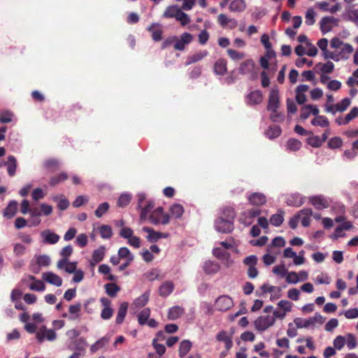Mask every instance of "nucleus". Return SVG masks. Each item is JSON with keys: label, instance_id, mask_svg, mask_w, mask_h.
Instances as JSON below:
<instances>
[{"label": "nucleus", "instance_id": "nucleus-1", "mask_svg": "<svg viewBox=\"0 0 358 358\" xmlns=\"http://www.w3.org/2000/svg\"><path fill=\"white\" fill-rule=\"evenodd\" d=\"M163 17L175 18L180 22L182 26H185L190 22L188 15L182 12L181 8L176 5L168 6L163 13Z\"/></svg>", "mask_w": 358, "mask_h": 358}, {"label": "nucleus", "instance_id": "nucleus-2", "mask_svg": "<svg viewBox=\"0 0 358 358\" xmlns=\"http://www.w3.org/2000/svg\"><path fill=\"white\" fill-rule=\"evenodd\" d=\"M148 219L153 224H167L170 221V215L164 212L163 208L158 207L152 210Z\"/></svg>", "mask_w": 358, "mask_h": 358}, {"label": "nucleus", "instance_id": "nucleus-3", "mask_svg": "<svg viewBox=\"0 0 358 358\" xmlns=\"http://www.w3.org/2000/svg\"><path fill=\"white\" fill-rule=\"evenodd\" d=\"M258 69L253 60L247 59L241 64L238 69L239 73L243 75L249 76L250 80H255L257 78Z\"/></svg>", "mask_w": 358, "mask_h": 358}, {"label": "nucleus", "instance_id": "nucleus-4", "mask_svg": "<svg viewBox=\"0 0 358 358\" xmlns=\"http://www.w3.org/2000/svg\"><path fill=\"white\" fill-rule=\"evenodd\" d=\"M275 324V317L271 315L259 316L255 321L257 330L264 331Z\"/></svg>", "mask_w": 358, "mask_h": 358}, {"label": "nucleus", "instance_id": "nucleus-5", "mask_svg": "<svg viewBox=\"0 0 358 358\" xmlns=\"http://www.w3.org/2000/svg\"><path fill=\"white\" fill-rule=\"evenodd\" d=\"M243 264L248 266L247 274L250 278H255L258 275V270L256 268L257 258L255 255H250L243 259Z\"/></svg>", "mask_w": 358, "mask_h": 358}, {"label": "nucleus", "instance_id": "nucleus-6", "mask_svg": "<svg viewBox=\"0 0 358 358\" xmlns=\"http://www.w3.org/2000/svg\"><path fill=\"white\" fill-rule=\"evenodd\" d=\"M234 305L233 300L227 295L219 296L215 303V308L219 311H227Z\"/></svg>", "mask_w": 358, "mask_h": 358}, {"label": "nucleus", "instance_id": "nucleus-7", "mask_svg": "<svg viewBox=\"0 0 358 358\" xmlns=\"http://www.w3.org/2000/svg\"><path fill=\"white\" fill-rule=\"evenodd\" d=\"M215 228L219 232L223 234L230 233L234 229L233 222L230 220H226L223 217H220L215 222Z\"/></svg>", "mask_w": 358, "mask_h": 358}, {"label": "nucleus", "instance_id": "nucleus-8", "mask_svg": "<svg viewBox=\"0 0 358 358\" xmlns=\"http://www.w3.org/2000/svg\"><path fill=\"white\" fill-rule=\"evenodd\" d=\"M308 200L317 210H322L329 206L328 199L322 195L310 196Z\"/></svg>", "mask_w": 358, "mask_h": 358}, {"label": "nucleus", "instance_id": "nucleus-9", "mask_svg": "<svg viewBox=\"0 0 358 358\" xmlns=\"http://www.w3.org/2000/svg\"><path fill=\"white\" fill-rule=\"evenodd\" d=\"M248 200L250 205L259 207L266 203V196L261 192H253L248 196Z\"/></svg>", "mask_w": 358, "mask_h": 358}, {"label": "nucleus", "instance_id": "nucleus-10", "mask_svg": "<svg viewBox=\"0 0 358 358\" xmlns=\"http://www.w3.org/2000/svg\"><path fill=\"white\" fill-rule=\"evenodd\" d=\"M36 338L39 343L43 342L45 338L48 341H54L56 338V334L54 330L43 327L36 332Z\"/></svg>", "mask_w": 358, "mask_h": 358}, {"label": "nucleus", "instance_id": "nucleus-11", "mask_svg": "<svg viewBox=\"0 0 358 358\" xmlns=\"http://www.w3.org/2000/svg\"><path fill=\"white\" fill-rule=\"evenodd\" d=\"M338 20L334 17H324L320 21V30L323 34L331 31L333 25L338 24Z\"/></svg>", "mask_w": 358, "mask_h": 358}, {"label": "nucleus", "instance_id": "nucleus-12", "mask_svg": "<svg viewBox=\"0 0 358 358\" xmlns=\"http://www.w3.org/2000/svg\"><path fill=\"white\" fill-rule=\"evenodd\" d=\"M193 39V36L191 34L185 32L180 36V38L178 39L176 37V41L174 43L175 50H183L185 46L190 43Z\"/></svg>", "mask_w": 358, "mask_h": 358}, {"label": "nucleus", "instance_id": "nucleus-13", "mask_svg": "<svg viewBox=\"0 0 358 358\" xmlns=\"http://www.w3.org/2000/svg\"><path fill=\"white\" fill-rule=\"evenodd\" d=\"M213 255L217 259L222 260L227 266L232 264L233 262L230 259V254L226 250L220 248H216L213 251Z\"/></svg>", "mask_w": 358, "mask_h": 358}, {"label": "nucleus", "instance_id": "nucleus-14", "mask_svg": "<svg viewBox=\"0 0 358 358\" xmlns=\"http://www.w3.org/2000/svg\"><path fill=\"white\" fill-rule=\"evenodd\" d=\"M263 100V94L260 90H254L249 93L246 97V103L248 105L254 106L262 103Z\"/></svg>", "mask_w": 358, "mask_h": 358}, {"label": "nucleus", "instance_id": "nucleus-15", "mask_svg": "<svg viewBox=\"0 0 358 358\" xmlns=\"http://www.w3.org/2000/svg\"><path fill=\"white\" fill-rule=\"evenodd\" d=\"M216 339L219 342L224 343L227 351H229L233 346L231 335H229L225 331H221L216 335Z\"/></svg>", "mask_w": 358, "mask_h": 358}, {"label": "nucleus", "instance_id": "nucleus-16", "mask_svg": "<svg viewBox=\"0 0 358 358\" xmlns=\"http://www.w3.org/2000/svg\"><path fill=\"white\" fill-rule=\"evenodd\" d=\"M279 107V96L277 90H271L269 94L267 110L269 111H275Z\"/></svg>", "mask_w": 358, "mask_h": 358}, {"label": "nucleus", "instance_id": "nucleus-17", "mask_svg": "<svg viewBox=\"0 0 358 358\" xmlns=\"http://www.w3.org/2000/svg\"><path fill=\"white\" fill-rule=\"evenodd\" d=\"M41 235L43 238V242L46 244H55L59 240V236L49 229L43 231Z\"/></svg>", "mask_w": 358, "mask_h": 358}, {"label": "nucleus", "instance_id": "nucleus-18", "mask_svg": "<svg viewBox=\"0 0 358 358\" xmlns=\"http://www.w3.org/2000/svg\"><path fill=\"white\" fill-rule=\"evenodd\" d=\"M43 280L53 285L60 287L62 285V279L52 272H46L43 274Z\"/></svg>", "mask_w": 358, "mask_h": 358}, {"label": "nucleus", "instance_id": "nucleus-19", "mask_svg": "<svg viewBox=\"0 0 358 358\" xmlns=\"http://www.w3.org/2000/svg\"><path fill=\"white\" fill-rule=\"evenodd\" d=\"M263 294L273 293L274 295L271 296L272 299H278L281 296V287L269 285L268 284H263L260 287Z\"/></svg>", "mask_w": 358, "mask_h": 358}, {"label": "nucleus", "instance_id": "nucleus-20", "mask_svg": "<svg viewBox=\"0 0 358 358\" xmlns=\"http://www.w3.org/2000/svg\"><path fill=\"white\" fill-rule=\"evenodd\" d=\"M174 289V284L172 281L167 280L163 282L159 287V294L162 297L170 295Z\"/></svg>", "mask_w": 358, "mask_h": 358}, {"label": "nucleus", "instance_id": "nucleus-21", "mask_svg": "<svg viewBox=\"0 0 358 358\" xmlns=\"http://www.w3.org/2000/svg\"><path fill=\"white\" fill-rule=\"evenodd\" d=\"M308 88L306 85H300L296 87V100L299 104H303L306 101L307 99L304 93L308 91Z\"/></svg>", "mask_w": 358, "mask_h": 358}, {"label": "nucleus", "instance_id": "nucleus-22", "mask_svg": "<svg viewBox=\"0 0 358 358\" xmlns=\"http://www.w3.org/2000/svg\"><path fill=\"white\" fill-rule=\"evenodd\" d=\"M148 31L151 34L155 41H159L162 38V30L159 24L153 23L148 27Z\"/></svg>", "mask_w": 358, "mask_h": 358}, {"label": "nucleus", "instance_id": "nucleus-23", "mask_svg": "<svg viewBox=\"0 0 358 358\" xmlns=\"http://www.w3.org/2000/svg\"><path fill=\"white\" fill-rule=\"evenodd\" d=\"M299 215L301 220V224L307 227L310 223V217L313 215V210L310 208H304L299 212Z\"/></svg>", "mask_w": 358, "mask_h": 358}, {"label": "nucleus", "instance_id": "nucleus-24", "mask_svg": "<svg viewBox=\"0 0 358 358\" xmlns=\"http://www.w3.org/2000/svg\"><path fill=\"white\" fill-rule=\"evenodd\" d=\"M17 202L16 201H11L9 202L7 207L3 210V216L8 219L13 217L17 212Z\"/></svg>", "mask_w": 358, "mask_h": 358}, {"label": "nucleus", "instance_id": "nucleus-25", "mask_svg": "<svg viewBox=\"0 0 358 358\" xmlns=\"http://www.w3.org/2000/svg\"><path fill=\"white\" fill-rule=\"evenodd\" d=\"M155 206L154 201L151 200H148L146 201L145 206L144 207L140 208L141 209L140 214L141 220H145L148 219L149 214L151 213L152 210Z\"/></svg>", "mask_w": 358, "mask_h": 358}, {"label": "nucleus", "instance_id": "nucleus-26", "mask_svg": "<svg viewBox=\"0 0 358 358\" xmlns=\"http://www.w3.org/2000/svg\"><path fill=\"white\" fill-rule=\"evenodd\" d=\"M143 230L148 234L147 238L150 242H155L159 238L166 236V234L155 231L152 229L147 227H143Z\"/></svg>", "mask_w": 358, "mask_h": 358}, {"label": "nucleus", "instance_id": "nucleus-27", "mask_svg": "<svg viewBox=\"0 0 358 358\" xmlns=\"http://www.w3.org/2000/svg\"><path fill=\"white\" fill-rule=\"evenodd\" d=\"M227 70L226 59L220 58L215 62L214 64V71L216 74L223 76L226 73Z\"/></svg>", "mask_w": 358, "mask_h": 358}, {"label": "nucleus", "instance_id": "nucleus-28", "mask_svg": "<svg viewBox=\"0 0 358 358\" xmlns=\"http://www.w3.org/2000/svg\"><path fill=\"white\" fill-rule=\"evenodd\" d=\"M208 55V52L207 50L200 51L198 52H196L195 54L189 56L187 58L185 65L188 66L193 63L197 62L204 57H206Z\"/></svg>", "mask_w": 358, "mask_h": 358}, {"label": "nucleus", "instance_id": "nucleus-29", "mask_svg": "<svg viewBox=\"0 0 358 358\" xmlns=\"http://www.w3.org/2000/svg\"><path fill=\"white\" fill-rule=\"evenodd\" d=\"M127 309H128V303L127 302H123L120 304L118 311H117L116 320H115L116 324H120L123 322L124 317L127 315Z\"/></svg>", "mask_w": 358, "mask_h": 358}, {"label": "nucleus", "instance_id": "nucleus-30", "mask_svg": "<svg viewBox=\"0 0 358 358\" xmlns=\"http://www.w3.org/2000/svg\"><path fill=\"white\" fill-rule=\"evenodd\" d=\"M5 165L7 166L8 174L11 177L14 176L17 169L16 158L12 155L9 156L8 157V161L5 163Z\"/></svg>", "mask_w": 358, "mask_h": 358}, {"label": "nucleus", "instance_id": "nucleus-31", "mask_svg": "<svg viewBox=\"0 0 358 358\" xmlns=\"http://www.w3.org/2000/svg\"><path fill=\"white\" fill-rule=\"evenodd\" d=\"M203 268L206 274H214L218 272L220 266L216 262L207 261L204 263Z\"/></svg>", "mask_w": 358, "mask_h": 358}, {"label": "nucleus", "instance_id": "nucleus-32", "mask_svg": "<svg viewBox=\"0 0 358 358\" xmlns=\"http://www.w3.org/2000/svg\"><path fill=\"white\" fill-rule=\"evenodd\" d=\"M184 313V309L178 306L171 308L168 313V318L175 320L180 317Z\"/></svg>", "mask_w": 358, "mask_h": 358}, {"label": "nucleus", "instance_id": "nucleus-33", "mask_svg": "<svg viewBox=\"0 0 358 358\" xmlns=\"http://www.w3.org/2000/svg\"><path fill=\"white\" fill-rule=\"evenodd\" d=\"M246 8L244 0H233L229 5V10L231 12H242Z\"/></svg>", "mask_w": 358, "mask_h": 358}, {"label": "nucleus", "instance_id": "nucleus-34", "mask_svg": "<svg viewBox=\"0 0 358 358\" xmlns=\"http://www.w3.org/2000/svg\"><path fill=\"white\" fill-rule=\"evenodd\" d=\"M72 344L73 345V349L79 351L80 352L84 354L85 349L87 346V343L84 338H78L72 341Z\"/></svg>", "mask_w": 358, "mask_h": 358}, {"label": "nucleus", "instance_id": "nucleus-35", "mask_svg": "<svg viewBox=\"0 0 358 358\" xmlns=\"http://www.w3.org/2000/svg\"><path fill=\"white\" fill-rule=\"evenodd\" d=\"M353 50V47L350 44L344 43L341 48V51L338 52L341 59H348Z\"/></svg>", "mask_w": 358, "mask_h": 358}, {"label": "nucleus", "instance_id": "nucleus-36", "mask_svg": "<svg viewBox=\"0 0 358 358\" xmlns=\"http://www.w3.org/2000/svg\"><path fill=\"white\" fill-rule=\"evenodd\" d=\"M288 206H301L303 203V198L299 194H292L286 201Z\"/></svg>", "mask_w": 358, "mask_h": 358}, {"label": "nucleus", "instance_id": "nucleus-37", "mask_svg": "<svg viewBox=\"0 0 358 358\" xmlns=\"http://www.w3.org/2000/svg\"><path fill=\"white\" fill-rule=\"evenodd\" d=\"M162 335V332H158L157 335V338H154L152 341V345L155 349L157 354L160 357H162L166 352L165 346L163 344H159L157 343V340L159 339V336Z\"/></svg>", "mask_w": 358, "mask_h": 358}, {"label": "nucleus", "instance_id": "nucleus-38", "mask_svg": "<svg viewBox=\"0 0 358 358\" xmlns=\"http://www.w3.org/2000/svg\"><path fill=\"white\" fill-rule=\"evenodd\" d=\"M284 211L282 210H278V213L273 215L270 218V223L275 226L279 227L280 226L284 221Z\"/></svg>", "mask_w": 358, "mask_h": 358}, {"label": "nucleus", "instance_id": "nucleus-39", "mask_svg": "<svg viewBox=\"0 0 358 358\" xmlns=\"http://www.w3.org/2000/svg\"><path fill=\"white\" fill-rule=\"evenodd\" d=\"M59 162L57 159H48L44 162V166L50 171L55 172L59 168Z\"/></svg>", "mask_w": 358, "mask_h": 358}, {"label": "nucleus", "instance_id": "nucleus-40", "mask_svg": "<svg viewBox=\"0 0 358 358\" xmlns=\"http://www.w3.org/2000/svg\"><path fill=\"white\" fill-rule=\"evenodd\" d=\"M169 212L172 217L175 218H180L184 213V208L182 205L175 203L170 207Z\"/></svg>", "mask_w": 358, "mask_h": 358}, {"label": "nucleus", "instance_id": "nucleus-41", "mask_svg": "<svg viewBox=\"0 0 358 358\" xmlns=\"http://www.w3.org/2000/svg\"><path fill=\"white\" fill-rule=\"evenodd\" d=\"M150 315V309L148 308L142 310L137 315L138 322L140 325L143 326L146 324Z\"/></svg>", "mask_w": 358, "mask_h": 358}, {"label": "nucleus", "instance_id": "nucleus-42", "mask_svg": "<svg viewBox=\"0 0 358 358\" xmlns=\"http://www.w3.org/2000/svg\"><path fill=\"white\" fill-rule=\"evenodd\" d=\"M109 342V338L104 336L101 338L99 340H98L96 343H94L93 345H92L90 348V351L92 352H95L100 350L101 348H103L105 345H106Z\"/></svg>", "mask_w": 358, "mask_h": 358}, {"label": "nucleus", "instance_id": "nucleus-43", "mask_svg": "<svg viewBox=\"0 0 358 358\" xmlns=\"http://www.w3.org/2000/svg\"><path fill=\"white\" fill-rule=\"evenodd\" d=\"M192 343L189 341H182L179 347V356L180 357H185L192 348Z\"/></svg>", "mask_w": 358, "mask_h": 358}, {"label": "nucleus", "instance_id": "nucleus-44", "mask_svg": "<svg viewBox=\"0 0 358 358\" xmlns=\"http://www.w3.org/2000/svg\"><path fill=\"white\" fill-rule=\"evenodd\" d=\"M68 178H69L68 174L65 172H62L57 176L52 177L50 179L49 183L51 186L54 187V186L66 180Z\"/></svg>", "mask_w": 358, "mask_h": 358}, {"label": "nucleus", "instance_id": "nucleus-45", "mask_svg": "<svg viewBox=\"0 0 358 358\" xmlns=\"http://www.w3.org/2000/svg\"><path fill=\"white\" fill-rule=\"evenodd\" d=\"M81 310V303H77L73 305H71L69 308V311L71 315V320H77L80 317L79 313Z\"/></svg>", "mask_w": 358, "mask_h": 358}, {"label": "nucleus", "instance_id": "nucleus-46", "mask_svg": "<svg viewBox=\"0 0 358 358\" xmlns=\"http://www.w3.org/2000/svg\"><path fill=\"white\" fill-rule=\"evenodd\" d=\"M311 124L314 126L327 127L329 125V122L327 117L323 115H317V117L312 120Z\"/></svg>", "mask_w": 358, "mask_h": 358}, {"label": "nucleus", "instance_id": "nucleus-47", "mask_svg": "<svg viewBox=\"0 0 358 358\" xmlns=\"http://www.w3.org/2000/svg\"><path fill=\"white\" fill-rule=\"evenodd\" d=\"M29 278L34 282L29 285L31 290L41 292L45 290V286L41 280H36V278L33 275H29Z\"/></svg>", "mask_w": 358, "mask_h": 358}, {"label": "nucleus", "instance_id": "nucleus-48", "mask_svg": "<svg viewBox=\"0 0 358 358\" xmlns=\"http://www.w3.org/2000/svg\"><path fill=\"white\" fill-rule=\"evenodd\" d=\"M105 255V248L103 246L99 247L95 250L92 253V260L95 263H99L103 259Z\"/></svg>", "mask_w": 358, "mask_h": 358}, {"label": "nucleus", "instance_id": "nucleus-49", "mask_svg": "<svg viewBox=\"0 0 358 358\" xmlns=\"http://www.w3.org/2000/svg\"><path fill=\"white\" fill-rule=\"evenodd\" d=\"M106 292L108 296L115 297L120 291V287L115 283H108L105 285Z\"/></svg>", "mask_w": 358, "mask_h": 358}, {"label": "nucleus", "instance_id": "nucleus-50", "mask_svg": "<svg viewBox=\"0 0 358 358\" xmlns=\"http://www.w3.org/2000/svg\"><path fill=\"white\" fill-rule=\"evenodd\" d=\"M149 295L147 293H144L139 297L135 299L134 301V305L138 308H142L145 306L148 302Z\"/></svg>", "mask_w": 358, "mask_h": 358}, {"label": "nucleus", "instance_id": "nucleus-51", "mask_svg": "<svg viewBox=\"0 0 358 358\" xmlns=\"http://www.w3.org/2000/svg\"><path fill=\"white\" fill-rule=\"evenodd\" d=\"M301 147V143L295 138L289 139L287 143V148L290 151L299 150Z\"/></svg>", "mask_w": 358, "mask_h": 358}, {"label": "nucleus", "instance_id": "nucleus-52", "mask_svg": "<svg viewBox=\"0 0 358 358\" xmlns=\"http://www.w3.org/2000/svg\"><path fill=\"white\" fill-rule=\"evenodd\" d=\"M131 199V198L129 194H122L118 198L117 204L119 207H125L130 203Z\"/></svg>", "mask_w": 358, "mask_h": 358}, {"label": "nucleus", "instance_id": "nucleus-53", "mask_svg": "<svg viewBox=\"0 0 358 358\" xmlns=\"http://www.w3.org/2000/svg\"><path fill=\"white\" fill-rule=\"evenodd\" d=\"M358 116V107H353L343 118L342 123L348 124L352 120Z\"/></svg>", "mask_w": 358, "mask_h": 358}, {"label": "nucleus", "instance_id": "nucleus-54", "mask_svg": "<svg viewBox=\"0 0 358 358\" xmlns=\"http://www.w3.org/2000/svg\"><path fill=\"white\" fill-rule=\"evenodd\" d=\"M109 209V203L103 202L101 203L95 210V215L97 217H101Z\"/></svg>", "mask_w": 358, "mask_h": 358}, {"label": "nucleus", "instance_id": "nucleus-55", "mask_svg": "<svg viewBox=\"0 0 358 358\" xmlns=\"http://www.w3.org/2000/svg\"><path fill=\"white\" fill-rule=\"evenodd\" d=\"M315 13L313 8H308L306 13V24L308 26L313 25L315 22Z\"/></svg>", "mask_w": 358, "mask_h": 358}, {"label": "nucleus", "instance_id": "nucleus-56", "mask_svg": "<svg viewBox=\"0 0 358 358\" xmlns=\"http://www.w3.org/2000/svg\"><path fill=\"white\" fill-rule=\"evenodd\" d=\"M285 278L286 282L290 284H296L300 280L298 273L295 271H287Z\"/></svg>", "mask_w": 358, "mask_h": 358}, {"label": "nucleus", "instance_id": "nucleus-57", "mask_svg": "<svg viewBox=\"0 0 358 358\" xmlns=\"http://www.w3.org/2000/svg\"><path fill=\"white\" fill-rule=\"evenodd\" d=\"M350 100L348 98H345L336 104V110L339 112L345 111L350 105Z\"/></svg>", "mask_w": 358, "mask_h": 358}, {"label": "nucleus", "instance_id": "nucleus-58", "mask_svg": "<svg viewBox=\"0 0 358 358\" xmlns=\"http://www.w3.org/2000/svg\"><path fill=\"white\" fill-rule=\"evenodd\" d=\"M307 143L313 148H319L322 145V140L318 136H312L307 139Z\"/></svg>", "mask_w": 358, "mask_h": 358}, {"label": "nucleus", "instance_id": "nucleus-59", "mask_svg": "<svg viewBox=\"0 0 358 358\" xmlns=\"http://www.w3.org/2000/svg\"><path fill=\"white\" fill-rule=\"evenodd\" d=\"M99 233L103 238H110L112 236V229L108 225H103L99 228Z\"/></svg>", "mask_w": 358, "mask_h": 358}, {"label": "nucleus", "instance_id": "nucleus-60", "mask_svg": "<svg viewBox=\"0 0 358 358\" xmlns=\"http://www.w3.org/2000/svg\"><path fill=\"white\" fill-rule=\"evenodd\" d=\"M343 145V141L340 137L331 138L328 142V148L331 149L339 148Z\"/></svg>", "mask_w": 358, "mask_h": 358}, {"label": "nucleus", "instance_id": "nucleus-61", "mask_svg": "<svg viewBox=\"0 0 358 358\" xmlns=\"http://www.w3.org/2000/svg\"><path fill=\"white\" fill-rule=\"evenodd\" d=\"M345 344L350 350L356 348L357 342L355 336L352 334H348L345 338Z\"/></svg>", "mask_w": 358, "mask_h": 358}, {"label": "nucleus", "instance_id": "nucleus-62", "mask_svg": "<svg viewBox=\"0 0 358 358\" xmlns=\"http://www.w3.org/2000/svg\"><path fill=\"white\" fill-rule=\"evenodd\" d=\"M345 337L343 336H336L333 342L334 348L341 350L345 345Z\"/></svg>", "mask_w": 358, "mask_h": 358}, {"label": "nucleus", "instance_id": "nucleus-63", "mask_svg": "<svg viewBox=\"0 0 358 358\" xmlns=\"http://www.w3.org/2000/svg\"><path fill=\"white\" fill-rule=\"evenodd\" d=\"M36 264L39 266H48L50 264V259L45 255H38L36 257Z\"/></svg>", "mask_w": 358, "mask_h": 358}, {"label": "nucleus", "instance_id": "nucleus-64", "mask_svg": "<svg viewBox=\"0 0 358 358\" xmlns=\"http://www.w3.org/2000/svg\"><path fill=\"white\" fill-rule=\"evenodd\" d=\"M118 256L120 257V259H126V260L129 259L131 257L134 258V255L131 253L130 250L126 247H122L119 249Z\"/></svg>", "mask_w": 358, "mask_h": 358}]
</instances>
